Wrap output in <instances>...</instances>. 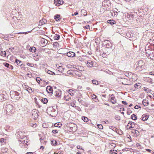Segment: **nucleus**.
<instances>
[{"label": "nucleus", "instance_id": "nucleus-34", "mask_svg": "<svg viewBox=\"0 0 154 154\" xmlns=\"http://www.w3.org/2000/svg\"><path fill=\"white\" fill-rule=\"evenodd\" d=\"M41 42L42 43H43L44 44H47V43H48V41H47V40L44 38H42V39Z\"/></svg>", "mask_w": 154, "mask_h": 154}, {"label": "nucleus", "instance_id": "nucleus-36", "mask_svg": "<svg viewBox=\"0 0 154 154\" xmlns=\"http://www.w3.org/2000/svg\"><path fill=\"white\" fill-rule=\"evenodd\" d=\"M77 100L80 103H81V104H82V105H84L83 104V103H84V101L82 100H81V99H80V98H78V99H77Z\"/></svg>", "mask_w": 154, "mask_h": 154}, {"label": "nucleus", "instance_id": "nucleus-29", "mask_svg": "<svg viewBox=\"0 0 154 154\" xmlns=\"http://www.w3.org/2000/svg\"><path fill=\"white\" fill-rule=\"evenodd\" d=\"M131 118L134 120H135L137 119V117L135 115L133 114L131 116Z\"/></svg>", "mask_w": 154, "mask_h": 154}, {"label": "nucleus", "instance_id": "nucleus-32", "mask_svg": "<svg viewBox=\"0 0 154 154\" xmlns=\"http://www.w3.org/2000/svg\"><path fill=\"white\" fill-rule=\"evenodd\" d=\"M82 119L85 122H87L88 121V118L85 116L83 117Z\"/></svg>", "mask_w": 154, "mask_h": 154}, {"label": "nucleus", "instance_id": "nucleus-61", "mask_svg": "<svg viewBox=\"0 0 154 154\" xmlns=\"http://www.w3.org/2000/svg\"><path fill=\"white\" fill-rule=\"evenodd\" d=\"M26 154H33V153L32 152H29L26 153Z\"/></svg>", "mask_w": 154, "mask_h": 154}, {"label": "nucleus", "instance_id": "nucleus-5", "mask_svg": "<svg viewBox=\"0 0 154 154\" xmlns=\"http://www.w3.org/2000/svg\"><path fill=\"white\" fill-rule=\"evenodd\" d=\"M146 51H148L154 50V45H151L150 44H147L145 48Z\"/></svg>", "mask_w": 154, "mask_h": 154}, {"label": "nucleus", "instance_id": "nucleus-19", "mask_svg": "<svg viewBox=\"0 0 154 154\" xmlns=\"http://www.w3.org/2000/svg\"><path fill=\"white\" fill-rule=\"evenodd\" d=\"M15 62L17 64V65L20 66H22L23 64L22 62L19 60L16 59Z\"/></svg>", "mask_w": 154, "mask_h": 154}, {"label": "nucleus", "instance_id": "nucleus-52", "mask_svg": "<svg viewBox=\"0 0 154 154\" xmlns=\"http://www.w3.org/2000/svg\"><path fill=\"white\" fill-rule=\"evenodd\" d=\"M102 55V56L103 57H106V54L105 53H104L103 52L102 53V54H101Z\"/></svg>", "mask_w": 154, "mask_h": 154}, {"label": "nucleus", "instance_id": "nucleus-21", "mask_svg": "<svg viewBox=\"0 0 154 154\" xmlns=\"http://www.w3.org/2000/svg\"><path fill=\"white\" fill-rule=\"evenodd\" d=\"M36 50L35 48L34 47H31L29 49V50L32 52H35Z\"/></svg>", "mask_w": 154, "mask_h": 154}, {"label": "nucleus", "instance_id": "nucleus-33", "mask_svg": "<svg viewBox=\"0 0 154 154\" xmlns=\"http://www.w3.org/2000/svg\"><path fill=\"white\" fill-rule=\"evenodd\" d=\"M0 55L3 57H5L6 55V52L5 51L0 52Z\"/></svg>", "mask_w": 154, "mask_h": 154}, {"label": "nucleus", "instance_id": "nucleus-56", "mask_svg": "<svg viewBox=\"0 0 154 154\" xmlns=\"http://www.w3.org/2000/svg\"><path fill=\"white\" fill-rule=\"evenodd\" d=\"M78 14V13L77 12H75L74 13V14H72V16H74V15L76 16V15H77Z\"/></svg>", "mask_w": 154, "mask_h": 154}, {"label": "nucleus", "instance_id": "nucleus-53", "mask_svg": "<svg viewBox=\"0 0 154 154\" xmlns=\"http://www.w3.org/2000/svg\"><path fill=\"white\" fill-rule=\"evenodd\" d=\"M116 100L115 99V100H113V101H111V102L112 103V104H115V103H116Z\"/></svg>", "mask_w": 154, "mask_h": 154}, {"label": "nucleus", "instance_id": "nucleus-28", "mask_svg": "<svg viewBox=\"0 0 154 154\" xmlns=\"http://www.w3.org/2000/svg\"><path fill=\"white\" fill-rule=\"evenodd\" d=\"M99 82L97 80L95 79H94L92 81V82L93 84L96 85H99Z\"/></svg>", "mask_w": 154, "mask_h": 154}, {"label": "nucleus", "instance_id": "nucleus-31", "mask_svg": "<svg viewBox=\"0 0 154 154\" xmlns=\"http://www.w3.org/2000/svg\"><path fill=\"white\" fill-rule=\"evenodd\" d=\"M51 144L53 146H55L57 145V142L55 140H53L51 141Z\"/></svg>", "mask_w": 154, "mask_h": 154}, {"label": "nucleus", "instance_id": "nucleus-4", "mask_svg": "<svg viewBox=\"0 0 154 154\" xmlns=\"http://www.w3.org/2000/svg\"><path fill=\"white\" fill-rule=\"evenodd\" d=\"M26 140H27L26 137H23V138H20V143L19 146L21 147H22V145H21V144H25L27 145V141H26Z\"/></svg>", "mask_w": 154, "mask_h": 154}, {"label": "nucleus", "instance_id": "nucleus-54", "mask_svg": "<svg viewBox=\"0 0 154 154\" xmlns=\"http://www.w3.org/2000/svg\"><path fill=\"white\" fill-rule=\"evenodd\" d=\"M4 138H2L1 139H0V141H1V143H3L4 142Z\"/></svg>", "mask_w": 154, "mask_h": 154}, {"label": "nucleus", "instance_id": "nucleus-41", "mask_svg": "<svg viewBox=\"0 0 154 154\" xmlns=\"http://www.w3.org/2000/svg\"><path fill=\"white\" fill-rule=\"evenodd\" d=\"M111 97L110 100L111 101H112V100H114L116 99L115 97L113 94H112V95H111Z\"/></svg>", "mask_w": 154, "mask_h": 154}, {"label": "nucleus", "instance_id": "nucleus-15", "mask_svg": "<svg viewBox=\"0 0 154 154\" xmlns=\"http://www.w3.org/2000/svg\"><path fill=\"white\" fill-rule=\"evenodd\" d=\"M61 91L58 90L55 91L54 92V95L56 96L60 97L61 94Z\"/></svg>", "mask_w": 154, "mask_h": 154}, {"label": "nucleus", "instance_id": "nucleus-64", "mask_svg": "<svg viewBox=\"0 0 154 154\" xmlns=\"http://www.w3.org/2000/svg\"><path fill=\"white\" fill-rule=\"evenodd\" d=\"M146 150L148 152H150L151 151V150L149 149H146Z\"/></svg>", "mask_w": 154, "mask_h": 154}, {"label": "nucleus", "instance_id": "nucleus-24", "mask_svg": "<svg viewBox=\"0 0 154 154\" xmlns=\"http://www.w3.org/2000/svg\"><path fill=\"white\" fill-rule=\"evenodd\" d=\"M60 16L59 15L57 14L55 16L54 19L56 21L60 20Z\"/></svg>", "mask_w": 154, "mask_h": 154}, {"label": "nucleus", "instance_id": "nucleus-48", "mask_svg": "<svg viewBox=\"0 0 154 154\" xmlns=\"http://www.w3.org/2000/svg\"><path fill=\"white\" fill-rule=\"evenodd\" d=\"M8 68L11 69H13V67L11 65L9 64Z\"/></svg>", "mask_w": 154, "mask_h": 154}, {"label": "nucleus", "instance_id": "nucleus-23", "mask_svg": "<svg viewBox=\"0 0 154 154\" xmlns=\"http://www.w3.org/2000/svg\"><path fill=\"white\" fill-rule=\"evenodd\" d=\"M149 118V117L147 116H144L143 115L142 116V120L144 121H145L146 120H147L148 118Z\"/></svg>", "mask_w": 154, "mask_h": 154}, {"label": "nucleus", "instance_id": "nucleus-11", "mask_svg": "<svg viewBox=\"0 0 154 154\" xmlns=\"http://www.w3.org/2000/svg\"><path fill=\"white\" fill-rule=\"evenodd\" d=\"M54 2L55 5L57 6L62 5L63 3V2L62 1H61L59 0H57L56 1L54 0Z\"/></svg>", "mask_w": 154, "mask_h": 154}, {"label": "nucleus", "instance_id": "nucleus-10", "mask_svg": "<svg viewBox=\"0 0 154 154\" xmlns=\"http://www.w3.org/2000/svg\"><path fill=\"white\" fill-rule=\"evenodd\" d=\"M25 85V90H26V91H27L29 93H31L33 91V90H32V88L29 87L28 85Z\"/></svg>", "mask_w": 154, "mask_h": 154}, {"label": "nucleus", "instance_id": "nucleus-43", "mask_svg": "<svg viewBox=\"0 0 154 154\" xmlns=\"http://www.w3.org/2000/svg\"><path fill=\"white\" fill-rule=\"evenodd\" d=\"M36 80L38 83H40V80H42L39 77H37L36 79Z\"/></svg>", "mask_w": 154, "mask_h": 154}, {"label": "nucleus", "instance_id": "nucleus-22", "mask_svg": "<svg viewBox=\"0 0 154 154\" xmlns=\"http://www.w3.org/2000/svg\"><path fill=\"white\" fill-rule=\"evenodd\" d=\"M134 87L135 88L138 89L141 88V84L139 83H137L135 84L134 85Z\"/></svg>", "mask_w": 154, "mask_h": 154}, {"label": "nucleus", "instance_id": "nucleus-42", "mask_svg": "<svg viewBox=\"0 0 154 154\" xmlns=\"http://www.w3.org/2000/svg\"><path fill=\"white\" fill-rule=\"evenodd\" d=\"M120 116L119 115H116L115 117V119L117 120H120Z\"/></svg>", "mask_w": 154, "mask_h": 154}, {"label": "nucleus", "instance_id": "nucleus-46", "mask_svg": "<svg viewBox=\"0 0 154 154\" xmlns=\"http://www.w3.org/2000/svg\"><path fill=\"white\" fill-rule=\"evenodd\" d=\"M4 64L5 67L8 68V67H9V64L8 63H4Z\"/></svg>", "mask_w": 154, "mask_h": 154}, {"label": "nucleus", "instance_id": "nucleus-12", "mask_svg": "<svg viewBox=\"0 0 154 154\" xmlns=\"http://www.w3.org/2000/svg\"><path fill=\"white\" fill-rule=\"evenodd\" d=\"M38 116L37 112H34L32 114V117L34 119H37L38 117Z\"/></svg>", "mask_w": 154, "mask_h": 154}, {"label": "nucleus", "instance_id": "nucleus-45", "mask_svg": "<svg viewBox=\"0 0 154 154\" xmlns=\"http://www.w3.org/2000/svg\"><path fill=\"white\" fill-rule=\"evenodd\" d=\"M31 126L32 127L34 128H35L36 127L37 125L35 123L32 124H31Z\"/></svg>", "mask_w": 154, "mask_h": 154}, {"label": "nucleus", "instance_id": "nucleus-58", "mask_svg": "<svg viewBox=\"0 0 154 154\" xmlns=\"http://www.w3.org/2000/svg\"><path fill=\"white\" fill-rule=\"evenodd\" d=\"M39 24L43 25V24H44L43 23V20H40L39 22Z\"/></svg>", "mask_w": 154, "mask_h": 154}, {"label": "nucleus", "instance_id": "nucleus-57", "mask_svg": "<svg viewBox=\"0 0 154 154\" xmlns=\"http://www.w3.org/2000/svg\"><path fill=\"white\" fill-rule=\"evenodd\" d=\"M67 73L68 74H72V72H71V71L70 70H68L67 71Z\"/></svg>", "mask_w": 154, "mask_h": 154}, {"label": "nucleus", "instance_id": "nucleus-60", "mask_svg": "<svg viewBox=\"0 0 154 154\" xmlns=\"http://www.w3.org/2000/svg\"><path fill=\"white\" fill-rule=\"evenodd\" d=\"M4 95L3 94H0V97H4Z\"/></svg>", "mask_w": 154, "mask_h": 154}, {"label": "nucleus", "instance_id": "nucleus-9", "mask_svg": "<svg viewBox=\"0 0 154 154\" xmlns=\"http://www.w3.org/2000/svg\"><path fill=\"white\" fill-rule=\"evenodd\" d=\"M75 55V54L72 51H69L66 53V56L69 57H73Z\"/></svg>", "mask_w": 154, "mask_h": 154}, {"label": "nucleus", "instance_id": "nucleus-17", "mask_svg": "<svg viewBox=\"0 0 154 154\" xmlns=\"http://www.w3.org/2000/svg\"><path fill=\"white\" fill-rule=\"evenodd\" d=\"M74 72L75 74L77 76H78V77H81L82 75V73L79 71H78L77 70H75Z\"/></svg>", "mask_w": 154, "mask_h": 154}, {"label": "nucleus", "instance_id": "nucleus-49", "mask_svg": "<svg viewBox=\"0 0 154 154\" xmlns=\"http://www.w3.org/2000/svg\"><path fill=\"white\" fill-rule=\"evenodd\" d=\"M52 132L54 134L57 133H58V131L57 130H52Z\"/></svg>", "mask_w": 154, "mask_h": 154}, {"label": "nucleus", "instance_id": "nucleus-39", "mask_svg": "<svg viewBox=\"0 0 154 154\" xmlns=\"http://www.w3.org/2000/svg\"><path fill=\"white\" fill-rule=\"evenodd\" d=\"M116 152L117 151L116 150H111L110 151V153L112 154H117Z\"/></svg>", "mask_w": 154, "mask_h": 154}, {"label": "nucleus", "instance_id": "nucleus-18", "mask_svg": "<svg viewBox=\"0 0 154 154\" xmlns=\"http://www.w3.org/2000/svg\"><path fill=\"white\" fill-rule=\"evenodd\" d=\"M142 103L143 105L145 106L148 105L149 103L148 100L146 99L143 100L142 101Z\"/></svg>", "mask_w": 154, "mask_h": 154}, {"label": "nucleus", "instance_id": "nucleus-37", "mask_svg": "<svg viewBox=\"0 0 154 154\" xmlns=\"http://www.w3.org/2000/svg\"><path fill=\"white\" fill-rule=\"evenodd\" d=\"M26 64L27 66L31 67H33L34 66V64L33 63H30L29 62L27 63Z\"/></svg>", "mask_w": 154, "mask_h": 154}, {"label": "nucleus", "instance_id": "nucleus-25", "mask_svg": "<svg viewBox=\"0 0 154 154\" xmlns=\"http://www.w3.org/2000/svg\"><path fill=\"white\" fill-rule=\"evenodd\" d=\"M60 38V35L58 34H56L54 36V40H57L59 39Z\"/></svg>", "mask_w": 154, "mask_h": 154}, {"label": "nucleus", "instance_id": "nucleus-6", "mask_svg": "<svg viewBox=\"0 0 154 154\" xmlns=\"http://www.w3.org/2000/svg\"><path fill=\"white\" fill-rule=\"evenodd\" d=\"M110 3L109 1L104 0L102 2V5L106 8L110 6Z\"/></svg>", "mask_w": 154, "mask_h": 154}, {"label": "nucleus", "instance_id": "nucleus-51", "mask_svg": "<svg viewBox=\"0 0 154 154\" xmlns=\"http://www.w3.org/2000/svg\"><path fill=\"white\" fill-rule=\"evenodd\" d=\"M122 103L124 104L125 105H127V104H128V103H127L125 101H122Z\"/></svg>", "mask_w": 154, "mask_h": 154}, {"label": "nucleus", "instance_id": "nucleus-38", "mask_svg": "<svg viewBox=\"0 0 154 154\" xmlns=\"http://www.w3.org/2000/svg\"><path fill=\"white\" fill-rule=\"evenodd\" d=\"M31 31H30L25 32H20L17 33V34H28V33L30 32Z\"/></svg>", "mask_w": 154, "mask_h": 154}, {"label": "nucleus", "instance_id": "nucleus-27", "mask_svg": "<svg viewBox=\"0 0 154 154\" xmlns=\"http://www.w3.org/2000/svg\"><path fill=\"white\" fill-rule=\"evenodd\" d=\"M41 101L44 104H46L48 102V100L46 98H44V99H42Z\"/></svg>", "mask_w": 154, "mask_h": 154}, {"label": "nucleus", "instance_id": "nucleus-3", "mask_svg": "<svg viewBox=\"0 0 154 154\" xmlns=\"http://www.w3.org/2000/svg\"><path fill=\"white\" fill-rule=\"evenodd\" d=\"M103 45L105 47L108 48H111L112 45L110 42L107 40H105Z\"/></svg>", "mask_w": 154, "mask_h": 154}, {"label": "nucleus", "instance_id": "nucleus-7", "mask_svg": "<svg viewBox=\"0 0 154 154\" xmlns=\"http://www.w3.org/2000/svg\"><path fill=\"white\" fill-rule=\"evenodd\" d=\"M135 125V123L134 122H131L128 123L127 126L128 128H134Z\"/></svg>", "mask_w": 154, "mask_h": 154}, {"label": "nucleus", "instance_id": "nucleus-59", "mask_svg": "<svg viewBox=\"0 0 154 154\" xmlns=\"http://www.w3.org/2000/svg\"><path fill=\"white\" fill-rule=\"evenodd\" d=\"M152 55H151V56H150V57L151 59H153V58H154V53Z\"/></svg>", "mask_w": 154, "mask_h": 154}, {"label": "nucleus", "instance_id": "nucleus-8", "mask_svg": "<svg viewBox=\"0 0 154 154\" xmlns=\"http://www.w3.org/2000/svg\"><path fill=\"white\" fill-rule=\"evenodd\" d=\"M46 90L48 93H50L51 94H53V90L52 88L50 86H48L46 88Z\"/></svg>", "mask_w": 154, "mask_h": 154}, {"label": "nucleus", "instance_id": "nucleus-44", "mask_svg": "<svg viewBox=\"0 0 154 154\" xmlns=\"http://www.w3.org/2000/svg\"><path fill=\"white\" fill-rule=\"evenodd\" d=\"M60 126L61 125V124H59V123H56L54 124V126L55 127H60Z\"/></svg>", "mask_w": 154, "mask_h": 154}, {"label": "nucleus", "instance_id": "nucleus-35", "mask_svg": "<svg viewBox=\"0 0 154 154\" xmlns=\"http://www.w3.org/2000/svg\"><path fill=\"white\" fill-rule=\"evenodd\" d=\"M64 99L66 100H69L71 99V97L68 95L67 96H65L64 97Z\"/></svg>", "mask_w": 154, "mask_h": 154}, {"label": "nucleus", "instance_id": "nucleus-63", "mask_svg": "<svg viewBox=\"0 0 154 154\" xmlns=\"http://www.w3.org/2000/svg\"><path fill=\"white\" fill-rule=\"evenodd\" d=\"M14 49V48H9L10 50L11 51H12L13 50V49Z\"/></svg>", "mask_w": 154, "mask_h": 154}, {"label": "nucleus", "instance_id": "nucleus-26", "mask_svg": "<svg viewBox=\"0 0 154 154\" xmlns=\"http://www.w3.org/2000/svg\"><path fill=\"white\" fill-rule=\"evenodd\" d=\"M47 73L49 74L52 75H55V73L54 72H52L50 70H47Z\"/></svg>", "mask_w": 154, "mask_h": 154}, {"label": "nucleus", "instance_id": "nucleus-50", "mask_svg": "<svg viewBox=\"0 0 154 154\" xmlns=\"http://www.w3.org/2000/svg\"><path fill=\"white\" fill-rule=\"evenodd\" d=\"M140 106H138V105H136L134 106V108L135 109H138L139 108H140Z\"/></svg>", "mask_w": 154, "mask_h": 154}, {"label": "nucleus", "instance_id": "nucleus-30", "mask_svg": "<svg viewBox=\"0 0 154 154\" xmlns=\"http://www.w3.org/2000/svg\"><path fill=\"white\" fill-rule=\"evenodd\" d=\"M1 150L3 152H6L8 151V149L6 147H3L1 149Z\"/></svg>", "mask_w": 154, "mask_h": 154}, {"label": "nucleus", "instance_id": "nucleus-62", "mask_svg": "<svg viewBox=\"0 0 154 154\" xmlns=\"http://www.w3.org/2000/svg\"><path fill=\"white\" fill-rule=\"evenodd\" d=\"M44 149V147L43 146H40V149H42V150H43Z\"/></svg>", "mask_w": 154, "mask_h": 154}, {"label": "nucleus", "instance_id": "nucleus-13", "mask_svg": "<svg viewBox=\"0 0 154 154\" xmlns=\"http://www.w3.org/2000/svg\"><path fill=\"white\" fill-rule=\"evenodd\" d=\"M94 62L91 60L87 61V65L88 67H92L93 66Z\"/></svg>", "mask_w": 154, "mask_h": 154}, {"label": "nucleus", "instance_id": "nucleus-14", "mask_svg": "<svg viewBox=\"0 0 154 154\" xmlns=\"http://www.w3.org/2000/svg\"><path fill=\"white\" fill-rule=\"evenodd\" d=\"M125 75L128 77L130 79L132 78L133 74L131 72H125Z\"/></svg>", "mask_w": 154, "mask_h": 154}, {"label": "nucleus", "instance_id": "nucleus-1", "mask_svg": "<svg viewBox=\"0 0 154 154\" xmlns=\"http://www.w3.org/2000/svg\"><path fill=\"white\" fill-rule=\"evenodd\" d=\"M10 94L11 99L14 101L19 100L21 96L20 94L17 91H11Z\"/></svg>", "mask_w": 154, "mask_h": 154}, {"label": "nucleus", "instance_id": "nucleus-40", "mask_svg": "<svg viewBox=\"0 0 154 154\" xmlns=\"http://www.w3.org/2000/svg\"><path fill=\"white\" fill-rule=\"evenodd\" d=\"M97 127L98 128H99V129H102L103 128V125H101V124H98L97 125Z\"/></svg>", "mask_w": 154, "mask_h": 154}, {"label": "nucleus", "instance_id": "nucleus-47", "mask_svg": "<svg viewBox=\"0 0 154 154\" xmlns=\"http://www.w3.org/2000/svg\"><path fill=\"white\" fill-rule=\"evenodd\" d=\"M144 90L147 93H148L149 91V89L148 88H144Z\"/></svg>", "mask_w": 154, "mask_h": 154}, {"label": "nucleus", "instance_id": "nucleus-55", "mask_svg": "<svg viewBox=\"0 0 154 154\" xmlns=\"http://www.w3.org/2000/svg\"><path fill=\"white\" fill-rule=\"evenodd\" d=\"M84 27L86 29H87L88 28L90 29V26L89 25H88L86 26H85Z\"/></svg>", "mask_w": 154, "mask_h": 154}, {"label": "nucleus", "instance_id": "nucleus-20", "mask_svg": "<svg viewBox=\"0 0 154 154\" xmlns=\"http://www.w3.org/2000/svg\"><path fill=\"white\" fill-rule=\"evenodd\" d=\"M107 22L108 23L110 24L111 25H112L116 23L115 21L113 20H108L107 21Z\"/></svg>", "mask_w": 154, "mask_h": 154}, {"label": "nucleus", "instance_id": "nucleus-16", "mask_svg": "<svg viewBox=\"0 0 154 154\" xmlns=\"http://www.w3.org/2000/svg\"><path fill=\"white\" fill-rule=\"evenodd\" d=\"M153 51H154V50L148 51L146 52V54L147 55H148L149 57L152 55L154 53Z\"/></svg>", "mask_w": 154, "mask_h": 154}, {"label": "nucleus", "instance_id": "nucleus-2", "mask_svg": "<svg viewBox=\"0 0 154 154\" xmlns=\"http://www.w3.org/2000/svg\"><path fill=\"white\" fill-rule=\"evenodd\" d=\"M136 67L135 69L138 71L143 69L144 67V62L142 60H140L137 62Z\"/></svg>", "mask_w": 154, "mask_h": 154}]
</instances>
